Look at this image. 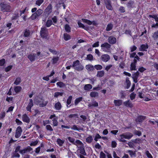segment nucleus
<instances>
[{"mask_svg":"<svg viewBox=\"0 0 158 158\" xmlns=\"http://www.w3.org/2000/svg\"><path fill=\"white\" fill-rule=\"evenodd\" d=\"M1 10L3 12H10L11 11V7L10 4L6 2H1L0 4Z\"/></svg>","mask_w":158,"mask_h":158,"instance_id":"1","label":"nucleus"},{"mask_svg":"<svg viewBox=\"0 0 158 158\" xmlns=\"http://www.w3.org/2000/svg\"><path fill=\"white\" fill-rule=\"evenodd\" d=\"M72 67L75 70L79 71L82 70L84 69V67L80 63L78 60H77L73 62Z\"/></svg>","mask_w":158,"mask_h":158,"instance_id":"2","label":"nucleus"},{"mask_svg":"<svg viewBox=\"0 0 158 158\" xmlns=\"http://www.w3.org/2000/svg\"><path fill=\"white\" fill-rule=\"evenodd\" d=\"M34 101L35 102L36 104L39 105L40 107H44L48 103V102L44 101L43 97L40 98L37 97L35 99Z\"/></svg>","mask_w":158,"mask_h":158,"instance_id":"3","label":"nucleus"},{"mask_svg":"<svg viewBox=\"0 0 158 158\" xmlns=\"http://www.w3.org/2000/svg\"><path fill=\"white\" fill-rule=\"evenodd\" d=\"M43 13V10L40 9H39L35 12L32 14L30 18L32 20L37 19L39 20V17L41 16Z\"/></svg>","mask_w":158,"mask_h":158,"instance_id":"4","label":"nucleus"},{"mask_svg":"<svg viewBox=\"0 0 158 158\" xmlns=\"http://www.w3.org/2000/svg\"><path fill=\"white\" fill-rule=\"evenodd\" d=\"M40 33V35L42 38L47 40L48 39V29L46 27H42Z\"/></svg>","mask_w":158,"mask_h":158,"instance_id":"5","label":"nucleus"},{"mask_svg":"<svg viewBox=\"0 0 158 158\" xmlns=\"http://www.w3.org/2000/svg\"><path fill=\"white\" fill-rule=\"evenodd\" d=\"M149 18H153L154 19L156 22V24H154L152 26V27L158 28V17L156 15H149L148 16Z\"/></svg>","mask_w":158,"mask_h":158,"instance_id":"6","label":"nucleus"},{"mask_svg":"<svg viewBox=\"0 0 158 158\" xmlns=\"http://www.w3.org/2000/svg\"><path fill=\"white\" fill-rule=\"evenodd\" d=\"M81 144H78V145L80 146L78 148H79L78 150L80 151V154L86 156L87 154L85 150L84 145L81 141Z\"/></svg>","mask_w":158,"mask_h":158,"instance_id":"7","label":"nucleus"},{"mask_svg":"<svg viewBox=\"0 0 158 158\" xmlns=\"http://www.w3.org/2000/svg\"><path fill=\"white\" fill-rule=\"evenodd\" d=\"M102 50L104 51L107 52L110 48V45L107 42H105L101 45Z\"/></svg>","mask_w":158,"mask_h":158,"instance_id":"8","label":"nucleus"},{"mask_svg":"<svg viewBox=\"0 0 158 158\" xmlns=\"http://www.w3.org/2000/svg\"><path fill=\"white\" fill-rule=\"evenodd\" d=\"M67 139L70 142L75 145L77 146L78 144L81 143V141L77 139L75 141V139L71 137H67Z\"/></svg>","mask_w":158,"mask_h":158,"instance_id":"9","label":"nucleus"},{"mask_svg":"<svg viewBox=\"0 0 158 158\" xmlns=\"http://www.w3.org/2000/svg\"><path fill=\"white\" fill-rule=\"evenodd\" d=\"M133 136V134L129 132H126L120 135V136L122 138L129 139Z\"/></svg>","mask_w":158,"mask_h":158,"instance_id":"10","label":"nucleus"},{"mask_svg":"<svg viewBox=\"0 0 158 158\" xmlns=\"http://www.w3.org/2000/svg\"><path fill=\"white\" fill-rule=\"evenodd\" d=\"M104 2L106 8L109 10H113V8L111 5V2L110 0H104Z\"/></svg>","mask_w":158,"mask_h":158,"instance_id":"11","label":"nucleus"},{"mask_svg":"<svg viewBox=\"0 0 158 158\" xmlns=\"http://www.w3.org/2000/svg\"><path fill=\"white\" fill-rule=\"evenodd\" d=\"M22 130L21 127H18L16 130V133L15 137L16 138H19L22 132Z\"/></svg>","mask_w":158,"mask_h":158,"instance_id":"12","label":"nucleus"},{"mask_svg":"<svg viewBox=\"0 0 158 158\" xmlns=\"http://www.w3.org/2000/svg\"><path fill=\"white\" fill-rule=\"evenodd\" d=\"M126 5L127 8L129 9H131L135 7V2L131 0H129Z\"/></svg>","mask_w":158,"mask_h":158,"instance_id":"13","label":"nucleus"},{"mask_svg":"<svg viewBox=\"0 0 158 158\" xmlns=\"http://www.w3.org/2000/svg\"><path fill=\"white\" fill-rule=\"evenodd\" d=\"M32 150V148L30 146H28L27 148L21 150L20 151V153L21 154H25L27 152H29Z\"/></svg>","mask_w":158,"mask_h":158,"instance_id":"14","label":"nucleus"},{"mask_svg":"<svg viewBox=\"0 0 158 158\" xmlns=\"http://www.w3.org/2000/svg\"><path fill=\"white\" fill-rule=\"evenodd\" d=\"M108 41L109 44H113L116 43V39L115 37L110 36L109 37Z\"/></svg>","mask_w":158,"mask_h":158,"instance_id":"15","label":"nucleus"},{"mask_svg":"<svg viewBox=\"0 0 158 158\" xmlns=\"http://www.w3.org/2000/svg\"><path fill=\"white\" fill-rule=\"evenodd\" d=\"M52 6L51 4H50L46 7L45 9V11L44 12V13H46V14H47L48 15H49L52 11Z\"/></svg>","mask_w":158,"mask_h":158,"instance_id":"16","label":"nucleus"},{"mask_svg":"<svg viewBox=\"0 0 158 158\" xmlns=\"http://www.w3.org/2000/svg\"><path fill=\"white\" fill-rule=\"evenodd\" d=\"M110 56L108 54L102 55L101 57L102 60L104 62H107L110 60Z\"/></svg>","mask_w":158,"mask_h":158,"instance_id":"17","label":"nucleus"},{"mask_svg":"<svg viewBox=\"0 0 158 158\" xmlns=\"http://www.w3.org/2000/svg\"><path fill=\"white\" fill-rule=\"evenodd\" d=\"M33 106V100L32 99L29 100V102L26 107V110L27 111L30 112L31 111V107Z\"/></svg>","mask_w":158,"mask_h":158,"instance_id":"18","label":"nucleus"},{"mask_svg":"<svg viewBox=\"0 0 158 158\" xmlns=\"http://www.w3.org/2000/svg\"><path fill=\"white\" fill-rule=\"evenodd\" d=\"M22 120L24 122L29 123L30 122V119L26 114H24L22 116Z\"/></svg>","mask_w":158,"mask_h":158,"instance_id":"19","label":"nucleus"},{"mask_svg":"<svg viewBox=\"0 0 158 158\" xmlns=\"http://www.w3.org/2000/svg\"><path fill=\"white\" fill-rule=\"evenodd\" d=\"M36 54L33 53L32 54H30L28 56V58L32 62L34 61L35 58Z\"/></svg>","mask_w":158,"mask_h":158,"instance_id":"20","label":"nucleus"},{"mask_svg":"<svg viewBox=\"0 0 158 158\" xmlns=\"http://www.w3.org/2000/svg\"><path fill=\"white\" fill-rule=\"evenodd\" d=\"M77 24L80 27H81L86 31L89 30V26H85L83 23H81L79 21L78 22Z\"/></svg>","mask_w":158,"mask_h":158,"instance_id":"21","label":"nucleus"},{"mask_svg":"<svg viewBox=\"0 0 158 158\" xmlns=\"http://www.w3.org/2000/svg\"><path fill=\"white\" fill-rule=\"evenodd\" d=\"M148 46L147 44H143L140 46L139 50L142 51H146L145 49H148Z\"/></svg>","mask_w":158,"mask_h":158,"instance_id":"22","label":"nucleus"},{"mask_svg":"<svg viewBox=\"0 0 158 158\" xmlns=\"http://www.w3.org/2000/svg\"><path fill=\"white\" fill-rule=\"evenodd\" d=\"M146 118V116L140 115L137 117L136 120L138 122L141 123Z\"/></svg>","mask_w":158,"mask_h":158,"instance_id":"23","label":"nucleus"},{"mask_svg":"<svg viewBox=\"0 0 158 158\" xmlns=\"http://www.w3.org/2000/svg\"><path fill=\"white\" fill-rule=\"evenodd\" d=\"M86 69L88 71H92L95 70L94 66L91 64H88L85 66Z\"/></svg>","mask_w":158,"mask_h":158,"instance_id":"24","label":"nucleus"},{"mask_svg":"<svg viewBox=\"0 0 158 158\" xmlns=\"http://www.w3.org/2000/svg\"><path fill=\"white\" fill-rule=\"evenodd\" d=\"M114 103L115 106H119L122 104L123 101L121 100H115L114 101Z\"/></svg>","mask_w":158,"mask_h":158,"instance_id":"25","label":"nucleus"},{"mask_svg":"<svg viewBox=\"0 0 158 158\" xmlns=\"http://www.w3.org/2000/svg\"><path fill=\"white\" fill-rule=\"evenodd\" d=\"M54 107L55 109L57 110H60L62 107L61 104L59 102L55 103Z\"/></svg>","mask_w":158,"mask_h":158,"instance_id":"26","label":"nucleus"},{"mask_svg":"<svg viewBox=\"0 0 158 158\" xmlns=\"http://www.w3.org/2000/svg\"><path fill=\"white\" fill-rule=\"evenodd\" d=\"M92 88V85L90 84L85 85L84 86V88L85 90L89 91Z\"/></svg>","mask_w":158,"mask_h":158,"instance_id":"27","label":"nucleus"},{"mask_svg":"<svg viewBox=\"0 0 158 158\" xmlns=\"http://www.w3.org/2000/svg\"><path fill=\"white\" fill-rule=\"evenodd\" d=\"M72 98H73V97L72 96H70L68 97V98L67 99V102H66L67 104V107H69V106H68V105H70L71 104ZM73 105V104H71L69 106H71Z\"/></svg>","mask_w":158,"mask_h":158,"instance_id":"28","label":"nucleus"},{"mask_svg":"<svg viewBox=\"0 0 158 158\" xmlns=\"http://www.w3.org/2000/svg\"><path fill=\"white\" fill-rule=\"evenodd\" d=\"M123 104L125 106L130 107H132L133 106L132 104L130 102L129 100L124 102Z\"/></svg>","mask_w":158,"mask_h":158,"instance_id":"29","label":"nucleus"},{"mask_svg":"<svg viewBox=\"0 0 158 158\" xmlns=\"http://www.w3.org/2000/svg\"><path fill=\"white\" fill-rule=\"evenodd\" d=\"M64 39L65 41H68L71 39L70 35L67 33H64Z\"/></svg>","mask_w":158,"mask_h":158,"instance_id":"30","label":"nucleus"},{"mask_svg":"<svg viewBox=\"0 0 158 158\" xmlns=\"http://www.w3.org/2000/svg\"><path fill=\"white\" fill-rule=\"evenodd\" d=\"M104 72L103 71H98L97 74V77H103L104 75Z\"/></svg>","mask_w":158,"mask_h":158,"instance_id":"31","label":"nucleus"},{"mask_svg":"<svg viewBox=\"0 0 158 158\" xmlns=\"http://www.w3.org/2000/svg\"><path fill=\"white\" fill-rule=\"evenodd\" d=\"M93 140V138L92 136L91 135H89L86 139V142L88 143H91Z\"/></svg>","mask_w":158,"mask_h":158,"instance_id":"32","label":"nucleus"},{"mask_svg":"<svg viewBox=\"0 0 158 158\" xmlns=\"http://www.w3.org/2000/svg\"><path fill=\"white\" fill-rule=\"evenodd\" d=\"M21 82V79L20 77L17 78L14 82V84L16 85H19Z\"/></svg>","mask_w":158,"mask_h":158,"instance_id":"33","label":"nucleus"},{"mask_svg":"<svg viewBox=\"0 0 158 158\" xmlns=\"http://www.w3.org/2000/svg\"><path fill=\"white\" fill-rule=\"evenodd\" d=\"M129 78L127 77L126 80V83L127 84L126 88L127 89H128L129 88L131 85V82L129 80Z\"/></svg>","mask_w":158,"mask_h":158,"instance_id":"34","label":"nucleus"},{"mask_svg":"<svg viewBox=\"0 0 158 158\" xmlns=\"http://www.w3.org/2000/svg\"><path fill=\"white\" fill-rule=\"evenodd\" d=\"M131 141L134 142L135 143L139 144L142 143V141L141 139H132L131 140Z\"/></svg>","mask_w":158,"mask_h":158,"instance_id":"35","label":"nucleus"},{"mask_svg":"<svg viewBox=\"0 0 158 158\" xmlns=\"http://www.w3.org/2000/svg\"><path fill=\"white\" fill-rule=\"evenodd\" d=\"M83 100L82 97H80L77 98L75 100L74 104L75 106H77L78 103Z\"/></svg>","mask_w":158,"mask_h":158,"instance_id":"36","label":"nucleus"},{"mask_svg":"<svg viewBox=\"0 0 158 158\" xmlns=\"http://www.w3.org/2000/svg\"><path fill=\"white\" fill-rule=\"evenodd\" d=\"M113 25L111 23L108 24L106 29V30L107 31H109L111 30L113 28Z\"/></svg>","mask_w":158,"mask_h":158,"instance_id":"37","label":"nucleus"},{"mask_svg":"<svg viewBox=\"0 0 158 158\" xmlns=\"http://www.w3.org/2000/svg\"><path fill=\"white\" fill-rule=\"evenodd\" d=\"M30 33V30L26 29L24 31V36L25 37H28L29 36Z\"/></svg>","mask_w":158,"mask_h":158,"instance_id":"38","label":"nucleus"},{"mask_svg":"<svg viewBox=\"0 0 158 158\" xmlns=\"http://www.w3.org/2000/svg\"><path fill=\"white\" fill-rule=\"evenodd\" d=\"M22 89V87L20 86H16L14 87V90L16 93H19Z\"/></svg>","mask_w":158,"mask_h":158,"instance_id":"39","label":"nucleus"},{"mask_svg":"<svg viewBox=\"0 0 158 158\" xmlns=\"http://www.w3.org/2000/svg\"><path fill=\"white\" fill-rule=\"evenodd\" d=\"M81 20L83 23H86L89 25L92 24V23L91 21L85 19H82Z\"/></svg>","mask_w":158,"mask_h":158,"instance_id":"40","label":"nucleus"},{"mask_svg":"<svg viewBox=\"0 0 158 158\" xmlns=\"http://www.w3.org/2000/svg\"><path fill=\"white\" fill-rule=\"evenodd\" d=\"M98 96V94L97 92L94 91L91 92L90 93V96L91 97H96Z\"/></svg>","mask_w":158,"mask_h":158,"instance_id":"41","label":"nucleus"},{"mask_svg":"<svg viewBox=\"0 0 158 158\" xmlns=\"http://www.w3.org/2000/svg\"><path fill=\"white\" fill-rule=\"evenodd\" d=\"M98 106V103L96 101L93 102L92 104H89L88 106L89 107H97Z\"/></svg>","mask_w":158,"mask_h":158,"instance_id":"42","label":"nucleus"},{"mask_svg":"<svg viewBox=\"0 0 158 158\" xmlns=\"http://www.w3.org/2000/svg\"><path fill=\"white\" fill-rule=\"evenodd\" d=\"M57 142L59 145L61 147L62 146L63 144L64 143V141L60 139H57Z\"/></svg>","mask_w":158,"mask_h":158,"instance_id":"43","label":"nucleus"},{"mask_svg":"<svg viewBox=\"0 0 158 158\" xmlns=\"http://www.w3.org/2000/svg\"><path fill=\"white\" fill-rule=\"evenodd\" d=\"M139 75V73L138 71L132 74V78H138Z\"/></svg>","mask_w":158,"mask_h":158,"instance_id":"44","label":"nucleus"},{"mask_svg":"<svg viewBox=\"0 0 158 158\" xmlns=\"http://www.w3.org/2000/svg\"><path fill=\"white\" fill-rule=\"evenodd\" d=\"M58 118H54L52 121H53V125L54 126H56L58 125V122L57 121Z\"/></svg>","mask_w":158,"mask_h":158,"instance_id":"45","label":"nucleus"},{"mask_svg":"<svg viewBox=\"0 0 158 158\" xmlns=\"http://www.w3.org/2000/svg\"><path fill=\"white\" fill-rule=\"evenodd\" d=\"M64 28L66 32L69 33L71 31V27L68 24H66L65 25Z\"/></svg>","mask_w":158,"mask_h":158,"instance_id":"46","label":"nucleus"},{"mask_svg":"<svg viewBox=\"0 0 158 158\" xmlns=\"http://www.w3.org/2000/svg\"><path fill=\"white\" fill-rule=\"evenodd\" d=\"M128 152L129 153V154L131 157H132L133 156L136 157V154L135 153V152H134L132 151L129 150H128Z\"/></svg>","mask_w":158,"mask_h":158,"instance_id":"47","label":"nucleus"},{"mask_svg":"<svg viewBox=\"0 0 158 158\" xmlns=\"http://www.w3.org/2000/svg\"><path fill=\"white\" fill-rule=\"evenodd\" d=\"M152 37L154 40H156L158 39V31L154 33V34L152 36Z\"/></svg>","mask_w":158,"mask_h":158,"instance_id":"48","label":"nucleus"},{"mask_svg":"<svg viewBox=\"0 0 158 158\" xmlns=\"http://www.w3.org/2000/svg\"><path fill=\"white\" fill-rule=\"evenodd\" d=\"M56 85L60 88L63 87L65 86V84L61 81L57 82L56 83Z\"/></svg>","mask_w":158,"mask_h":158,"instance_id":"49","label":"nucleus"},{"mask_svg":"<svg viewBox=\"0 0 158 158\" xmlns=\"http://www.w3.org/2000/svg\"><path fill=\"white\" fill-rule=\"evenodd\" d=\"M136 64L131 63V64L130 70L131 71L135 70H136Z\"/></svg>","mask_w":158,"mask_h":158,"instance_id":"50","label":"nucleus"},{"mask_svg":"<svg viewBox=\"0 0 158 158\" xmlns=\"http://www.w3.org/2000/svg\"><path fill=\"white\" fill-rule=\"evenodd\" d=\"M52 20H48L47 21L46 26L47 27H50L51 25L52 24Z\"/></svg>","mask_w":158,"mask_h":158,"instance_id":"51","label":"nucleus"},{"mask_svg":"<svg viewBox=\"0 0 158 158\" xmlns=\"http://www.w3.org/2000/svg\"><path fill=\"white\" fill-rule=\"evenodd\" d=\"M63 94V93L62 92H56L54 93V97L57 98L59 96H62Z\"/></svg>","mask_w":158,"mask_h":158,"instance_id":"52","label":"nucleus"},{"mask_svg":"<svg viewBox=\"0 0 158 158\" xmlns=\"http://www.w3.org/2000/svg\"><path fill=\"white\" fill-rule=\"evenodd\" d=\"M46 129L50 131H53V129L52 127L50 125H47L46 126Z\"/></svg>","mask_w":158,"mask_h":158,"instance_id":"53","label":"nucleus"},{"mask_svg":"<svg viewBox=\"0 0 158 158\" xmlns=\"http://www.w3.org/2000/svg\"><path fill=\"white\" fill-rule=\"evenodd\" d=\"M87 59L90 61H92L93 60V56L91 54H89L87 55Z\"/></svg>","mask_w":158,"mask_h":158,"instance_id":"54","label":"nucleus"},{"mask_svg":"<svg viewBox=\"0 0 158 158\" xmlns=\"http://www.w3.org/2000/svg\"><path fill=\"white\" fill-rule=\"evenodd\" d=\"M44 0H37L36 1L35 4L40 6L43 2Z\"/></svg>","mask_w":158,"mask_h":158,"instance_id":"55","label":"nucleus"},{"mask_svg":"<svg viewBox=\"0 0 158 158\" xmlns=\"http://www.w3.org/2000/svg\"><path fill=\"white\" fill-rule=\"evenodd\" d=\"M102 68V66L99 64L96 65L94 66V69H95L97 70H101Z\"/></svg>","mask_w":158,"mask_h":158,"instance_id":"56","label":"nucleus"},{"mask_svg":"<svg viewBox=\"0 0 158 158\" xmlns=\"http://www.w3.org/2000/svg\"><path fill=\"white\" fill-rule=\"evenodd\" d=\"M145 154L147 156L148 158H153V157L152 155L150 153L149 151L148 150H147L146 151Z\"/></svg>","mask_w":158,"mask_h":158,"instance_id":"57","label":"nucleus"},{"mask_svg":"<svg viewBox=\"0 0 158 158\" xmlns=\"http://www.w3.org/2000/svg\"><path fill=\"white\" fill-rule=\"evenodd\" d=\"M59 59V57H53L52 59V63L53 64H55L57 63Z\"/></svg>","mask_w":158,"mask_h":158,"instance_id":"58","label":"nucleus"},{"mask_svg":"<svg viewBox=\"0 0 158 158\" xmlns=\"http://www.w3.org/2000/svg\"><path fill=\"white\" fill-rule=\"evenodd\" d=\"M19 16L18 14H15L11 18L12 20H14L17 19L19 17Z\"/></svg>","mask_w":158,"mask_h":158,"instance_id":"59","label":"nucleus"},{"mask_svg":"<svg viewBox=\"0 0 158 158\" xmlns=\"http://www.w3.org/2000/svg\"><path fill=\"white\" fill-rule=\"evenodd\" d=\"M20 155L17 152H15L13 153V155L11 156V158H13L15 157H19Z\"/></svg>","mask_w":158,"mask_h":158,"instance_id":"60","label":"nucleus"},{"mask_svg":"<svg viewBox=\"0 0 158 158\" xmlns=\"http://www.w3.org/2000/svg\"><path fill=\"white\" fill-rule=\"evenodd\" d=\"M101 136L98 134L97 133L96 134L94 140L95 141H97L98 140V139H101Z\"/></svg>","mask_w":158,"mask_h":158,"instance_id":"61","label":"nucleus"},{"mask_svg":"<svg viewBox=\"0 0 158 158\" xmlns=\"http://www.w3.org/2000/svg\"><path fill=\"white\" fill-rule=\"evenodd\" d=\"M12 65H9L5 68V70L6 72H8L10 71L12 68Z\"/></svg>","mask_w":158,"mask_h":158,"instance_id":"62","label":"nucleus"},{"mask_svg":"<svg viewBox=\"0 0 158 158\" xmlns=\"http://www.w3.org/2000/svg\"><path fill=\"white\" fill-rule=\"evenodd\" d=\"M119 11L121 13H124L125 11V8L123 6H120L119 9Z\"/></svg>","mask_w":158,"mask_h":158,"instance_id":"63","label":"nucleus"},{"mask_svg":"<svg viewBox=\"0 0 158 158\" xmlns=\"http://www.w3.org/2000/svg\"><path fill=\"white\" fill-rule=\"evenodd\" d=\"M106 156L105 154L103 152H100V158H106Z\"/></svg>","mask_w":158,"mask_h":158,"instance_id":"64","label":"nucleus"}]
</instances>
